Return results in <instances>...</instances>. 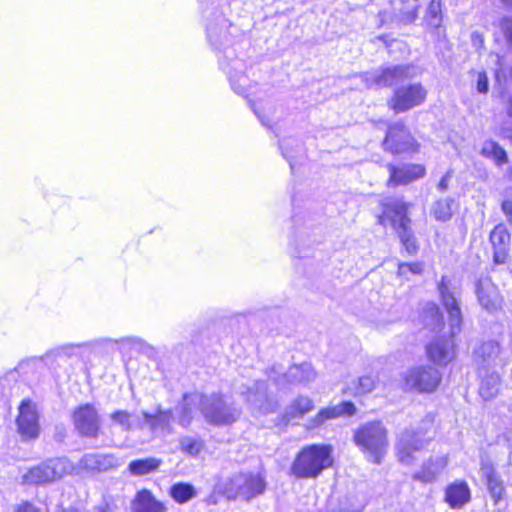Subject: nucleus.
Masks as SVG:
<instances>
[{"instance_id": "nucleus-1", "label": "nucleus", "mask_w": 512, "mask_h": 512, "mask_svg": "<svg viewBox=\"0 0 512 512\" xmlns=\"http://www.w3.org/2000/svg\"><path fill=\"white\" fill-rule=\"evenodd\" d=\"M419 74L412 64H399L366 72L362 78L368 88L393 87V94L387 106L394 113H404L422 105L427 98V90L420 82H410Z\"/></svg>"}, {"instance_id": "nucleus-2", "label": "nucleus", "mask_w": 512, "mask_h": 512, "mask_svg": "<svg viewBox=\"0 0 512 512\" xmlns=\"http://www.w3.org/2000/svg\"><path fill=\"white\" fill-rule=\"evenodd\" d=\"M229 27L231 24L220 11H213L206 17V38L217 54L220 69L227 75L234 92L247 98L250 81L244 73L246 64L231 47L232 34L228 31Z\"/></svg>"}, {"instance_id": "nucleus-3", "label": "nucleus", "mask_w": 512, "mask_h": 512, "mask_svg": "<svg viewBox=\"0 0 512 512\" xmlns=\"http://www.w3.org/2000/svg\"><path fill=\"white\" fill-rule=\"evenodd\" d=\"M441 302L449 317L450 336L438 337L426 345V354L437 365H447L455 358L454 336L461 330L462 312L459 301L450 289V280L443 276L438 284Z\"/></svg>"}, {"instance_id": "nucleus-4", "label": "nucleus", "mask_w": 512, "mask_h": 512, "mask_svg": "<svg viewBox=\"0 0 512 512\" xmlns=\"http://www.w3.org/2000/svg\"><path fill=\"white\" fill-rule=\"evenodd\" d=\"M383 213L378 218L381 225H391L396 230L401 243L409 255L417 252L416 239L413 236L407 215L408 205L400 198H385L382 201Z\"/></svg>"}, {"instance_id": "nucleus-5", "label": "nucleus", "mask_w": 512, "mask_h": 512, "mask_svg": "<svg viewBox=\"0 0 512 512\" xmlns=\"http://www.w3.org/2000/svg\"><path fill=\"white\" fill-rule=\"evenodd\" d=\"M353 440L368 461L381 463L388 447L387 430L381 421H371L359 426L354 431Z\"/></svg>"}, {"instance_id": "nucleus-6", "label": "nucleus", "mask_w": 512, "mask_h": 512, "mask_svg": "<svg viewBox=\"0 0 512 512\" xmlns=\"http://www.w3.org/2000/svg\"><path fill=\"white\" fill-rule=\"evenodd\" d=\"M332 448L324 444L308 445L297 454L291 473L297 478H316L332 465Z\"/></svg>"}, {"instance_id": "nucleus-7", "label": "nucleus", "mask_w": 512, "mask_h": 512, "mask_svg": "<svg viewBox=\"0 0 512 512\" xmlns=\"http://www.w3.org/2000/svg\"><path fill=\"white\" fill-rule=\"evenodd\" d=\"M241 415V409L228 396L212 393L204 394L202 416L213 426H228L235 423Z\"/></svg>"}, {"instance_id": "nucleus-8", "label": "nucleus", "mask_w": 512, "mask_h": 512, "mask_svg": "<svg viewBox=\"0 0 512 512\" xmlns=\"http://www.w3.org/2000/svg\"><path fill=\"white\" fill-rule=\"evenodd\" d=\"M266 483L261 473H238L225 479L220 484L223 494L229 499L242 498L250 500L251 498L262 494Z\"/></svg>"}, {"instance_id": "nucleus-9", "label": "nucleus", "mask_w": 512, "mask_h": 512, "mask_svg": "<svg viewBox=\"0 0 512 512\" xmlns=\"http://www.w3.org/2000/svg\"><path fill=\"white\" fill-rule=\"evenodd\" d=\"M75 465L66 457L52 458L30 468L23 476L26 485H43L71 474Z\"/></svg>"}, {"instance_id": "nucleus-10", "label": "nucleus", "mask_w": 512, "mask_h": 512, "mask_svg": "<svg viewBox=\"0 0 512 512\" xmlns=\"http://www.w3.org/2000/svg\"><path fill=\"white\" fill-rule=\"evenodd\" d=\"M72 422L78 434L85 438L96 439L101 429V417L98 409L90 403L77 406L71 415Z\"/></svg>"}, {"instance_id": "nucleus-11", "label": "nucleus", "mask_w": 512, "mask_h": 512, "mask_svg": "<svg viewBox=\"0 0 512 512\" xmlns=\"http://www.w3.org/2000/svg\"><path fill=\"white\" fill-rule=\"evenodd\" d=\"M405 386L420 393L433 392L441 382L440 372L431 366L409 369L404 375Z\"/></svg>"}, {"instance_id": "nucleus-12", "label": "nucleus", "mask_w": 512, "mask_h": 512, "mask_svg": "<svg viewBox=\"0 0 512 512\" xmlns=\"http://www.w3.org/2000/svg\"><path fill=\"white\" fill-rule=\"evenodd\" d=\"M383 147L393 154H399L417 151L418 144L408 128L403 123L397 122L388 126Z\"/></svg>"}, {"instance_id": "nucleus-13", "label": "nucleus", "mask_w": 512, "mask_h": 512, "mask_svg": "<svg viewBox=\"0 0 512 512\" xmlns=\"http://www.w3.org/2000/svg\"><path fill=\"white\" fill-rule=\"evenodd\" d=\"M16 426L18 433L24 441L35 440L39 437V414L35 403L31 400L25 399L20 403Z\"/></svg>"}, {"instance_id": "nucleus-14", "label": "nucleus", "mask_w": 512, "mask_h": 512, "mask_svg": "<svg viewBox=\"0 0 512 512\" xmlns=\"http://www.w3.org/2000/svg\"><path fill=\"white\" fill-rule=\"evenodd\" d=\"M280 372L277 367H272L268 377L273 380L277 385H282L284 382L291 384L307 385L316 379V372L310 363H302L300 365H293L289 370L279 377Z\"/></svg>"}, {"instance_id": "nucleus-15", "label": "nucleus", "mask_w": 512, "mask_h": 512, "mask_svg": "<svg viewBox=\"0 0 512 512\" xmlns=\"http://www.w3.org/2000/svg\"><path fill=\"white\" fill-rule=\"evenodd\" d=\"M240 393L245 396L251 409L263 414L273 411V404L267 395V385L264 381H255L251 385H242Z\"/></svg>"}, {"instance_id": "nucleus-16", "label": "nucleus", "mask_w": 512, "mask_h": 512, "mask_svg": "<svg viewBox=\"0 0 512 512\" xmlns=\"http://www.w3.org/2000/svg\"><path fill=\"white\" fill-rule=\"evenodd\" d=\"M427 444V438L413 430H405L399 437L396 445L399 460L404 464H411L414 451L422 449Z\"/></svg>"}, {"instance_id": "nucleus-17", "label": "nucleus", "mask_w": 512, "mask_h": 512, "mask_svg": "<svg viewBox=\"0 0 512 512\" xmlns=\"http://www.w3.org/2000/svg\"><path fill=\"white\" fill-rule=\"evenodd\" d=\"M203 401L204 394L198 392L185 393L181 403L176 408L179 425L186 428L191 424L198 411L202 414Z\"/></svg>"}, {"instance_id": "nucleus-18", "label": "nucleus", "mask_w": 512, "mask_h": 512, "mask_svg": "<svg viewBox=\"0 0 512 512\" xmlns=\"http://www.w3.org/2000/svg\"><path fill=\"white\" fill-rule=\"evenodd\" d=\"M387 167L390 174L388 186L405 185L425 175V168L421 164H389Z\"/></svg>"}, {"instance_id": "nucleus-19", "label": "nucleus", "mask_w": 512, "mask_h": 512, "mask_svg": "<svg viewBox=\"0 0 512 512\" xmlns=\"http://www.w3.org/2000/svg\"><path fill=\"white\" fill-rule=\"evenodd\" d=\"M355 412V405L350 401H344L338 405L321 409L315 417L308 421L307 428L316 429L322 426L327 420L335 419L340 416H352Z\"/></svg>"}, {"instance_id": "nucleus-20", "label": "nucleus", "mask_w": 512, "mask_h": 512, "mask_svg": "<svg viewBox=\"0 0 512 512\" xmlns=\"http://www.w3.org/2000/svg\"><path fill=\"white\" fill-rule=\"evenodd\" d=\"M113 454L87 453L79 460V467L88 472H104L119 466Z\"/></svg>"}, {"instance_id": "nucleus-21", "label": "nucleus", "mask_w": 512, "mask_h": 512, "mask_svg": "<svg viewBox=\"0 0 512 512\" xmlns=\"http://www.w3.org/2000/svg\"><path fill=\"white\" fill-rule=\"evenodd\" d=\"M475 289L478 302L485 310L494 312L500 307L497 289L488 277L480 278Z\"/></svg>"}, {"instance_id": "nucleus-22", "label": "nucleus", "mask_w": 512, "mask_h": 512, "mask_svg": "<svg viewBox=\"0 0 512 512\" xmlns=\"http://www.w3.org/2000/svg\"><path fill=\"white\" fill-rule=\"evenodd\" d=\"M471 494L465 481H455L445 489V502L452 509H460L470 501Z\"/></svg>"}, {"instance_id": "nucleus-23", "label": "nucleus", "mask_w": 512, "mask_h": 512, "mask_svg": "<svg viewBox=\"0 0 512 512\" xmlns=\"http://www.w3.org/2000/svg\"><path fill=\"white\" fill-rule=\"evenodd\" d=\"M132 512H166L163 502L157 500L148 489L138 491L131 502Z\"/></svg>"}, {"instance_id": "nucleus-24", "label": "nucleus", "mask_w": 512, "mask_h": 512, "mask_svg": "<svg viewBox=\"0 0 512 512\" xmlns=\"http://www.w3.org/2000/svg\"><path fill=\"white\" fill-rule=\"evenodd\" d=\"M447 463L448 460L446 456L430 458L422 465L419 471L414 473L413 479L423 483H432L446 468Z\"/></svg>"}, {"instance_id": "nucleus-25", "label": "nucleus", "mask_w": 512, "mask_h": 512, "mask_svg": "<svg viewBox=\"0 0 512 512\" xmlns=\"http://www.w3.org/2000/svg\"><path fill=\"white\" fill-rule=\"evenodd\" d=\"M313 408L314 403L309 397L299 396L286 408L284 418L287 421L302 418Z\"/></svg>"}, {"instance_id": "nucleus-26", "label": "nucleus", "mask_w": 512, "mask_h": 512, "mask_svg": "<svg viewBox=\"0 0 512 512\" xmlns=\"http://www.w3.org/2000/svg\"><path fill=\"white\" fill-rule=\"evenodd\" d=\"M162 461L155 457L136 459L128 464V471L133 476H144L156 471Z\"/></svg>"}, {"instance_id": "nucleus-27", "label": "nucleus", "mask_w": 512, "mask_h": 512, "mask_svg": "<svg viewBox=\"0 0 512 512\" xmlns=\"http://www.w3.org/2000/svg\"><path fill=\"white\" fill-rule=\"evenodd\" d=\"M112 426L119 427L122 431H130L137 428L139 418L134 414L126 410H116L110 415Z\"/></svg>"}, {"instance_id": "nucleus-28", "label": "nucleus", "mask_w": 512, "mask_h": 512, "mask_svg": "<svg viewBox=\"0 0 512 512\" xmlns=\"http://www.w3.org/2000/svg\"><path fill=\"white\" fill-rule=\"evenodd\" d=\"M205 448V441L199 436H182L179 438V449L188 457L196 458Z\"/></svg>"}, {"instance_id": "nucleus-29", "label": "nucleus", "mask_w": 512, "mask_h": 512, "mask_svg": "<svg viewBox=\"0 0 512 512\" xmlns=\"http://www.w3.org/2000/svg\"><path fill=\"white\" fill-rule=\"evenodd\" d=\"M442 20V0H431L423 17L424 24L427 28L438 30Z\"/></svg>"}, {"instance_id": "nucleus-30", "label": "nucleus", "mask_w": 512, "mask_h": 512, "mask_svg": "<svg viewBox=\"0 0 512 512\" xmlns=\"http://www.w3.org/2000/svg\"><path fill=\"white\" fill-rule=\"evenodd\" d=\"M374 388L375 378L372 375H364L352 381L343 392L351 396H361L370 393Z\"/></svg>"}, {"instance_id": "nucleus-31", "label": "nucleus", "mask_w": 512, "mask_h": 512, "mask_svg": "<svg viewBox=\"0 0 512 512\" xmlns=\"http://www.w3.org/2000/svg\"><path fill=\"white\" fill-rule=\"evenodd\" d=\"M107 341L117 344L121 351L135 350L147 353L153 349L146 341L137 336H127L116 340L108 339Z\"/></svg>"}, {"instance_id": "nucleus-32", "label": "nucleus", "mask_w": 512, "mask_h": 512, "mask_svg": "<svg viewBox=\"0 0 512 512\" xmlns=\"http://www.w3.org/2000/svg\"><path fill=\"white\" fill-rule=\"evenodd\" d=\"M481 155L492 159L496 165L501 166L508 162L506 151L495 141L486 140L481 148Z\"/></svg>"}, {"instance_id": "nucleus-33", "label": "nucleus", "mask_w": 512, "mask_h": 512, "mask_svg": "<svg viewBox=\"0 0 512 512\" xmlns=\"http://www.w3.org/2000/svg\"><path fill=\"white\" fill-rule=\"evenodd\" d=\"M279 147L283 157L288 161L293 171L297 164L296 157L303 151L302 145L296 139L287 138L280 141Z\"/></svg>"}, {"instance_id": "nucleus-34", "label": "nucleus", "mask_w": 512, "mask_h": 512, "mask_svg": "<svg viewBox=\"0 0 512 512\" xmlns=\"http://www.w3.org/2000/svg\"><path fill=\"white\" fill-rule=\"evenodd\" d=\"M482 470L486 476L487 487L491 497L495 502L500 501L505 492L503 481L492 468L483 467Z\"/></svg>"}, {"instance_id": "nucleus-35", "label": "nucleus", "mask_w": 512, "mask_h": 512, "mask_svg": "<svg viewBox=\"0 0 512 512\" xmlns=\"http://www.w3.org/2000/svg\"><path fill=\"white\" fill-rule=\"evenodd\" d=\"M144 421L152 430L166 429L171 422L172 412L170 410L159 409L156 414L143 412Z\"/></svg>"}, {"instance_id": "nucleus-36", "label": "nucleus", "mask_w": 512, "mask_h": 512, "mask_svg": "<svg viewBox=\"0 0 512 512\" xmlns=\"http://www.w3.org/2000/svg\"><path fill=\"white\" fill-rule=\"evenodd\" d=\"M500 347L495 341H486L482 343L474 352L477 360L481 359L483 364H490L499 355Z\"/></svg>"}, {"instance_id": "nucleus-37", "label": "nucleus", "mask_w": 512, "mask_h": 512, "mask_svg": "<svg viewBox=\"0 0 512 512\" xmlns=\"http://www.w3.org/2000/svg\"><path fill=\"white\" fill-rule=\"evenodd\" d=\"M170 495L177 503L183 504L196 496V490L192 484L180 482L172 485Z\"/></svg>"}, {"instance_id": "nucleus-38", "label": "nucleus", "mask_w": 512, "mask_h": 512, "mask_svg": "<svg viewBox=\"0 0 512 512\" xmlns=\"http://www.w3.org/2000/svg\"><path fill=\"white\" fill-rule=\"evenodd\" d=\"M452 198L439 199L433 203L431 214L437 221H448L452 216Z\"/></svg>"}, {"instance_id": "nucleus-39", "label": "nucleus", "mask_w": 512, "mask_h": 512, "mask_svg": "<svg viewBox=\"0 0 512 512\" xmlns=\"http://www.w3.org/2000/svg\"><path fill=\"white\" fill-rule=\"evenodd\" d=\"M490 241L493 248L509 247L510 235L503 225H497L490 233Z\"/></svg>"}, {"instance_id": "nucleus-40", "label": "nucleus", "mask_w": 512, "mask_h": 512, "mask_svg": "<svg viewBox=\"0 0 512 512\" xmlns=\"http://www.w3.org/2000/svg\"><path fill=\"white\" fill-rule=\"evenodd\" d=\"M499 377L492 375L489 379L482 382L480 394L484 399H490L497 394Z\"/></svg>"}, {"instance_id": "nucleus-41", "label": "nucleus", "mask_w": 512, "mask_h": 512, "mask_svg": "<svg viewBox=\"0 0 512 512\" xmlns=\"http://www.w3.org/2000/svg\"><path fill=\"white\" fill-rule=\"evenodd\" d=\"M500 28L504 33L508 45L512 49V18L504 17L500 21Z\"/></svg>"}, {"instance_id": "nucleus-42", "label": "nucleus", "mask_w": 512, "mask_h": 512, "mask_svg": "<svg viewBox=\"0 0 512 512\" xmlns=\"http://www.w3.org/2000/svg\"><path fill=\"white\" fill-rule=\"evenodd\" d=\"M77 346L76 345H73V344H67V345H63V346H60L56 349H54L53 351L49 352L46 354V357H49L50 355H55V356H62V355H65V356H70L73 354L75 348Z\"/></svg>"}, {"instance_id": "nucleus-43", "label": "nucleus", "mask_w": 512, "mask_h": 512, "mask_svg": "<svg viewBox=\"0 0 512 512\" xmlns=\"http://www.w3.org/2000/svg\"><path fill=\"white\" fill-rule=\"evenodd\" d=\"M493 260L496 264H503L507 257L509 252V247H499V248H493Z\"/></svg>"}, {"instance_id": "nucleus-44", "label": "nucleus", "mask_w": 512, "mask_h": 512, "mask_svg": "<svg viewBox=\"0 0 512 512\" xmlns=\"http://www.w3.org/2000/svg\"><path fill=\"white\" fill-rule=\"evenodd\" d=\"M427 312L431 314L433 323L440 325L442 324V315L440 313V310L438 306L434 303H428L426 306Z\"/></svg>"}, {"instance_id": "nucleus-45", "label": "nucleus", "mask_w": 512, "mask_h": 512, "mask_svg": "<svg viewBox=\"0 0 512 512\" xmlns=\"http://www.w3.org/2000/svg\"><path fill=\"white\" fill-rule=\"evenodd\" d=\"M489 89L488 78L485 72H480L477 78V91L479 93H487Z\"/></svg>"}, {"instance_id": "nucleus-46", "label": "nucleus", "mask_w": 512, "mask_h": 512, "mask_svg": "<svg viewBox=\"0 0 512 512\" xmlns=\"http://www.w3.org/2000/svg\"><path fill=\"white\" fill-rule=\"evenodd\" d=\"M252 109H253L255 115L258 117V119L262 123V125L269 129H272V125H271L272 120L263 111H261L258 106L252 105Z\"/></svg>"}, {"instance_id": "nucleus-47", "label": "nucleus", "mask_w": 512, "mask_h": 512, "mask_svg": "<svg viewBox=\"0 0 512 512\" xmlns=\"http://www.w3.org/2000/svg\"><path fill=\"white\" fill-rule=\"evenodd\" d=\"M15 512H45L30 502H23L19 504Z\"/></svg>"}, {"instance_id": "nucleus-48", "label": "nucleus", "mask_w": 512, "mask_h": 512, "mask_svg": "<svg viewBox=\"0 0 512 512\" xmlns=\"http://www.w3.org/2000/svg\"><path fill=\"white\" fill-rule=\"evenodd\" d=\"M88 512H117V506L111 503H103L97 506H94Z\"/></svg>"}, {"instance_id": "nucleus-49", "label": "nucleus", "mask_w": 512, "mask_h": 512, "mask_svg": "<svg viewBox=\"0 0 512 512\" xmlns=\"http://www.w3.org/2000/svg\"><path fill=\"white\" fill-rule=\"evenodd\" d=\"M402 269H410L411 274L418 275L422 273L423 265L420 262L402 263Z\"/></svg>"}, {"instance_id": "nucleus-50", "label": "nucleus", "mask_w": 512, "mask_h": 512, "mask_svg": "<svg viewBox=\"0 0 512 512\" xmlns=\"http://www.w3.org/2000/svg\"><path fill=\"white\" fill-rule=\"evenodd\" d=\"M451 178L450 172H447L439 181L438 183V189L441 192H444L448 188V182Z\"/></svg>"}, {"instance_id": "nucleus-51", "label": "nucleus", "mask_w": 512, "mask_h": 512, "mask_svg": "<svg viewBox=\"0 0 512 512\" xmlns=\"http://www.w3.org/2000/svg\"><path fill=\"white\" fill-rule=\"evenodd\" d=\"M472 43L475 47H482L484 43V39L481 33L475 31L471 35Z\"/></svg>"}, {"instance_id": "nucleus-52", "label": "nucleus", "mask_w": 512, "mask_h": 512, "mask_svg": "<svg viewBox=\"0 0 512 512\" xmlns=\"http://www.w3.org/2000/svg\"><path fill=\"white\" fill-rule=\"evenodd\" d=\"M502 210L506 215L512 216V201H504L502 203Z\"/></svg>"}, {"instance_id": "nucleus-53", "label": "nucleus", "mask_w": 512, "mask_h": 512, "mask_svg": "<svg viewBox=\"0 0 512 512\" xmlns=\"http://www.w3.org/2000/svg\"><path fill=\"white\" fill-rule=\"evenodd\" d=\"M408 274H411L410 269H402V263H400L398 266V275L407 278Z\"/></svg>"}, {"instance_id": "nucleus-54", "label": "nucleus", "mask_w": 512, "mask_h": 512, "mask_svg": "<svg viewBox=\"0 0 512 512\" xmlns=\"http://www.w3.org/2000/svg\"><path fill=\"white\" fill-rule=\"evenodd\" d=\"M506 111L507 115L512 118V96L508 99Z\"/></svg>"}, {"instance_id": "nucleus-55", "label": "nucleus", "mask_w": 512, "mask_h": 512, "mask_svg": "<svg viewBox=\"0 0 512 512\" xmlns=\"http://www.w3.org/2000/svg\"><path fill=\"white\" fill-rule=\"evenodd\" d=\"M503 5L510 11H512V0H501Z\"/></svg>"}, {"instance_id": "nucleus-56", "label": "nucleus", "mask_w": 512, "mask_h": 512, "mask_svg": "<svg viewBox=\"0 0 512 512\" xmlns=\"http://www.w3.org/2000/svg\"><path fill=\"white\" fill-rule=\"evenodd\" d=\"M361 511H362V507H359L357 509L352 510L351 512H361Z\"/></svg>"}, {"instance_id": "nucleus-57", "label": "nucleus", "mask_w": 512, "mask_h": 512, "mask_svg": "<svg viewBox=\"0 0 512 512\" xmlns=\"http://www.w3.org/2000/svg\"><path fill=\"white\" fill-rule=\"evenodd\" d=\"M416 18V14L414 13L412 16H411V20H414Z\"/></svg>"}, {"instance_id": "nucleus-58", "label": "nucleus", "mask_w": 512, "mask_h": 512, "mask_svg": "<svg viewBox=\"0 0 512 512\" xmlns=\"http://www.w3.org/2000/svg\"><path fill=\"white\" fill-rule=\"evenodd\" d=\"M63 512H76L75 510H65Z\"/></svg>"}, {"instance_id": "nucleus-59", "label": "nucleus", "mask_w": 512, "mask_h": 512, "mask_svg": "<svg viewBox=\"0 0 512 512\" xmlns=\"http://www.w3.org/2000/svg\"><path fill=\"white\" fill-rule=\"evenodd\" d=\"M510 177L512 178V166H511V169H510Z\"/></svg>"}, {"instance_id": "nucleus-60", "label": "nucleus", "mask_w": 512, "mask_h": 512, "mask_svg": "<svg viewBox=\"0 0 512 512\" xmlns=\"http://www.w3.org/2000/svg\"><path fill=\"white\" fill-rule=\"evenodd\" d=\"M249 103H251V106H252V105H255L254 103H252V100H249Z\"/></svg>"}]
</instances>
